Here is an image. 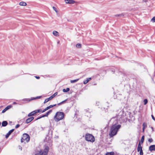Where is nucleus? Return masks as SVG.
I'll return each mask as SVG.
<instances>
[{
    "label": "nucleus",
    "instance_id": "obj_39",
    "mask_svg": "<svg viewBox=\"0 0 155 155\" xmlns=\"http://www.w3.org/2000/svg\"><path fill=\"white\" fill-rule=\"evenodd\" d=\"M46 111V110H45V108L44 109V110H42H42H41V112L42 113H43V112H45Z\"/></svg>",
    "mask_w": 155,
    "mask_h": 155
},
{
    "label": "nucleus",
    "instance_id": "obj_18",
    "mask_svg": "<svg viewBox=\"0 0 155 155\" xmlns=\"http://www.w3.org/2000/svg\"><path fill=\"white\" fill-rule=\"evenodd\" d=\"M67 99H66L64 101H62L61 102L58 103V105L59 106L62 104H63L64 103H65L66 101H67Z\"/></svg>",
    "mask_w": 155,
    "mask_h": 155
},
{
    "label": "nucleus",
    "instance_id": "obj_43",
    "mask_svg": "<svg viewBox=\"0 0 155 155\" xmlns=\"http://www.w3.org/2000/svg\"><path fill=\"white\" fill-rule=\"evenodd\" d=\"M48 99L49 101L52 99L51 97H50L49 98H48Z\"/></svg>",
    "mask_w": 155,
    "mask_h": 155
},
{
    "label": "nucleus",
    "instance_id": "obj_27",
    "mask_svg": "<svg viewBox=\"0 0 155 155\" xmlns=\"http://www.w3.org/2000/svg\"><path fill=\"white\" fill-rule=\"evenodd\" d=\"M147 99H145L144 100V105H146L147 103Z\"/></svg>",
    "mask_w": 155,
    "mask_h": 155
},
{
    "label": "nucleus",
    "instance_id": "obj_16",
    "mask_svg": "<svg viewBox=\"0 0 155 155\" xmlns=\"http://www.w3.org/2000/svg\"><path fill=\"white\" fill-rule=\"evenodd\" d=\"M19 5L21 6H25L27 5V4L24 2H21L19 3Z\"/></svg>",
    "mask_w": 155,
    "mask_h": 155
},
{
    "label": "nucleus",
    "instance_id": "obj_32",
    "mask_svg": "<svg viewBox=\"0 0 155 155\" xmlns=\"http://www.w3.org/2000/svg\"><path fill=\"white\" fill-rule=\"evenodd\" d=\"M143 127L145 128V127H147V125L144 123H143Z\"/></svg>",
    "mask_w": 155,
    "mask_h": 155
},
{
    "label": "nucleus",
    "instance_id": "obj_21",
    "mask_svg": "<svg viewBox=\"0 0 155 155\" xmlns=\"http://www.w3.org/2000/svg\"><path fill=\"white\" fill-rule=\"evenodd\" d=\"M79 79H77L74 80H71V82L72 83H74L77 82L79 80Z\"/></svg>",
    "mask_w": 155,
    "mask_h": 155
},
{
    "label": "nucleus",
    "instance_id": "obj_3",
    "mask_svg": "<svg viewBox=\"0 0 155 155\" xmlns=\"http://www.w3.org/2000/svg\"><path fill=\"white\" fill-rule=\"evenodd\" d=\"M48 147L47 146H45L43 151L40 150L37 151L35 155H47L48 151Z\"/></svg>",
    "mask_w": 155,
    "mask_h": 155
},
{
    "label": "nucleus",
    "instance_id": "obj_22",
    "mask_svg": "<svg viewBox=\"0 0 155 155\" xmlns=\"http://www.w3.org/2000/svg\"><path fill=\"white\" fill-rule=\"evenodd\" d=\"M41 96H38L35 97H32V98H31V100H35V99H39V98H41Z\"/></svg>",
    "mask_w": 155,
    "mask_h": 155
},
{
    "label": "nucleus",
    "instance_id": "obj_11",
    "mask_svg": "<svg viewBox=\"0 0 155 155\" xmlns=\"http://www.w3.org/2000/svg\"><path fill=\"white\" fill-rule=\"evenodd\" d=\"M149 150L150 151L155 150V145H152L149 147Z\"/></svg>",
    "mask_w": 155,
    "mask_h": 155
},
{
    "label": "nucleus",
    "instance_id": "obj_8",
    "mask_svg": "<svg viewBox=\"0 0 155 155\" xmlns=\"http://www.w3.org/2000/svg\"><path fill=\"white\" fill-rule=\"evenodd\" d=\"M65 2L66 4H73L75 2L73 0H65Z\"/></svg>",
    "mask_w": 155,
    "mask_h": 155
},
{
    "label": "nucleus",
    "instance_id": "obj_47",
    "mask_svg": "<svg viewBox=\"0 0 155 155\" xmlns=\"http://www.w3.org/2000/svg\"><path fill=\"white\" fill-rule=\"evenodd\" d=\"M17 104V103L16 102H14L13 103V104Z\"/></svg>",
    "mask_w": 155,
    "mask_h": 155
},
{
    "label": "nucleus",
    "instance_id": "obj_38",
    "mask_svg": "<svg viewBox=\"0 0 155 155\" xmlns=\"http://www.w3.org/2000/svg\"><path fill=\"white\" fill-rule=\"evenodd\" d=\"M123 16V15H122V14H118V15H115L116 16Z\"/></svg>",
    "mask_w": 155,
    "mask_h": 155
},
{
    "label": "nucleus",
    "instance_id": "obj_15",
    "mask_svg": "<svg viewBox=\"0 0 155 155\" xmlns=\"http://www.w3.org/2000/svg\"><path fill=\"white\" fill-rule=\"evenodd\" d=\"M35 111H33L29 113L28 114V117H30L32 116H33L35 114Z\"/></svg>",
    "mask_w": 155,
    "mask_h": 155
},
{
    "label": "nucleus",
    "instance_id": "obj_40",
    "mask_svg": "<svg viewBox=\"0 0 155 155\" xmlns=\"http://www.w3.org/2000/svg\"><path fill=\"white\" fill-rule=\"evenodd\" d=\"M35 77L37 79H39L40 78V77L39 76H35Z\"/></svg>",
    "mask_w": 155,
    "mask_h": 155
},
{
    "label": "nucleus",
    "instance_id": "obj_31",
    "mask_svg": "<svg viewBox=\"0 0 155 155\" xmlns=\"http://www.w3.org/2000/svg\"><path fill=\"white\" fill-rule=\"evenodd\" d=\"M151 20L153 22H155V17H153L151 19Z\"/></svg>",
    "mask_w": 155,
    "mask_h": 155
},
{
    "label": "nucleus",
    "instance_id": "obj_17",
    "mask_svg": "<svg viewBox=\"0 0 155 155\" xmlns=\"http://www.w3.org/2000/svg\"><path fill=\"white\" fill-rule=\"evenodd\" d=\"M8 124V123L6 121H3L2 123V126L3 127L6 126Z\"/></svg>",
    "mask_w": 155,
    "mask_h": 155
},
{
    "label": "nucleus",
    "instance_id": "obj_7",
    "mask_svg": "<svg viewBox=\"0 0 155 155\" xmlns=\"http://www.w3.org/2000/svg\"><path fill=\"white\" fill-rule=\"evenodd\" d=\"M14 130V129H12L10 130H9L8 132L5 135V138L7 139L8 138L9 136L13 132Z\"/></svg>",
    "mask_w": 155,
    "mask_h": 155
},
{
    "label": "nucleus",
    "instance_id": "obj_34",
    "mask_svg": "<svg viewBox=\"0 0 155 155\" xmlns=\"http://www.w3.org/2000/svg\"><path fill=\"white\" fill-rule=\"evenodd\" d=\"M20 126V125L19 124H17L16 125V126H15V128L17 129V128H18V127H19Z\"/></svg>",
    "mask_w": 155,
    "mask_h": 155
},
{
    "label": "nucleus",
    "instance_id": "obj_13",
    "mask_svg": "<svg viewBox=\"0 0 155 155\" xmlns=\"http://www.w3.org/2000/svg\"><path fill=\"white\" fill-rule=\"evenodd\" d=\"M52 33L53 35L55 36H59L58 32L56 31H53Z\"/></svg>",
    "mask_w": 155,
    "mask_h": 155
},
{
    "label": "nucleus",
    "instance_id": "obj_50",
    "mask_svg": "<svg viewBox=\"0 0 155 155\" xmlns=\"http://www.w3.org/2000/svg\"><path fill=\"white\" fill-rule=\"evenodd\" d=\"M123 112H124V111H121V112H122V113H123Z\"/></svg>",
    "mask_w": 155,
    "mask_h": 155
},
{
    "label": "nucleus",
    "instance_id": "obj_6",
    "mask_svg": "<svg viewBox=\"0 0 155 155\" xmlns=\"http://www.w3.org/2000/svg\"><path fill=\"white\" fill-rule=\"evenodd\" d=\"M51 112H52L51 110H50L48 111V112H47L44 115H43L42 116H41L40 117H38V118L37 119V120L40 119L42 117H44L47 116L49 114H50Z\"/></svg>",
    "mask_w": 155,
    "mask_h": 155
},
{
    "label": "nucleus",
    "instance_id": "obj_44",
    "mask_svg": "<svg viewBox=\"0 0 155 155\" xmlns=\"http://www.w3.org/2000/svg\"><path fill=\"white\" fill-rule=\"evenodd\" d=\"M151 116H152V119L153 120H155V118L154 117V116L153 115H152Z\"/></svg>",
    "mask_w": 155,
    "mask_h": 155
},
{
    "label": "nucleus",
    "instance_id": "obj_5",
    "mask_svg": "<svg viewBox=\"0 0 155 155\" xmlns=\"http://www.w3.org/2000/svg\"><path fill=\"white\" fill-rule=\"evenodd\" d=\"M30 140V137L27 134H23L22 137L21 139V142L26 143L28 142Z\"/></svg>",
    "mask_w": 155,
    "mask_h": 155
},
{
    "label": "nucleus",
    "instance_id": "obj_12",
    "mask_svg": "<svg viewBox=\"0 0 155 155\" xmlns=\"http://www.w3.org/2000/svg\"><path fill=\"white\" fill-rule=\"evenodd\" d=\"M91 79V78H87L86 80H84L83 81V83L84 84H87L90 80Z\"/></svg>",
    "mask_w": 155,
    "mask_h": 155
},
{
    "label": "nucleus",
    "instance_id": "obj_36",
    "mask_svg": "<svg viewBox=\"0 0 155 155\" xmlns=\"http://www.w3.org/2000/svg\"><path fill=\"white\" fill-rule=\"evenodd\" d=\"M89 113H90V112L88 111L87 110V116L88 117L89 116Z\"/></svg>",
    "mask_w": 155,
    "mask_h": 155
},
{
    "label": "nucleus",
    "instance_id": "obj_46",
    "mask_svg": "<svg viewBox=\"0 0 155 155\" xmlns=\"http://www.w3.org/2000/svg\"><path fill=\"white\" fill-rule=\"evenodd\" d=\"M151 129H152V131H153V127H151Z\"/></svg>",
    "mask_w": 155,
    "mask_h": 155
},
{
    "label": "nucleus",
    "instance_id": "obj_2",
    "mask_svg": "<svg viewBox=\"0 0 155 155\" xmlns=\"http://www.w3.org/2000/svg\"><path fill=\"white\" fill-rule=\"evenodd\" d=\"M64 117V114L63 112H57L54 117V119L56 121H59L63 119Z\"/></svg>",
    "mask_w": 155,
    "mask_h": 155
},
{
    "label": "nucleus",
    "instance_id": "obj_4",
    "mask_svg": "<svg viewBox=\"0 0 155 155\" xmlns=\"http://www.w3.org/2000/svg\"><path fill=\"white\" fill-rule=\"evenodd\" d=\"M86 140L91 143H93L95 141L94 137L92 134L87 133L84 136Z\"/></svg>",
    "mask_w": 155,
    "mask_h": 155
},
{
    "label": "nucleus",
    "instance_id": "obj_45",
    "mask_svg": "<svg viewBox=\"0 0 155 155\" xmlns=\"http://www.w3.org/2000/svg\"><path fill=\"white\" fill-rule=\"evenodd\" d=\"M50 97H51L52 99L54 97V96L53 95H52Z\"/></svg>",
    "mask_w": 155,
    "mask_h": 155
},
{
    "label": "nucleus",
    "instance_id": "obj_9",
    "mask_svg": "<svg viewBox=\"0 0 155 155\" xmlns=\"http://www.w3.org/2000/svg\"><path fill=\"white\" fill-rule=\"evenodd\" d=\"M34 119V117H31L28 118L26 120V123L27 124H28L30 122H31V121H32Z\"/></svg>",
    "mask_w": 155,
    "mask_h": 155
},
{
    "label": "nucleus",
    "instance_id": "obj_28",
    "mask_svg": "<svg viewBox=\"0 0 155 155\" xmlns=\"http://www.w3.org/2000/svg\"><path fill=\"white\" fill-rule=\"evenodd\" d=\"M48 101H48V99L47 98L45 100L44 103V104H45V103H46Z\"/></svg>",
    "mask_w": 155,
    "mask_h": 155
},
{
    "label": "nucleus",
    "instance_id": "obj_24",
    "mask_svg": "<svg viewBox=\"0 0 155 155\" xmlns=\"http://www.w3.org/2000/svg\"><path fill=\"white\" fill-rule=\"evenodd\" d=\"M34 111H35V114H36L37 113H39L40 112H41V110H36Z\"/></svg>",
    "mask_w": 155,
    "mask_h": 155
},
{
    "label": "nucleus",
    "instance_id": "obj_37",
    "mask_svg": "<svg viewBox=\"0 0 155 155\" xmlns=\"http://www.w3.org/2000/svg\"><path fill=\"white\" fill-rule=\"evenodd\" d=\"M6 111V110H5V109H4L3 110H2V113H4Z\"/></svg>",
    "mask_w": 155,
    "mask_h": 155
},
{
    "label": "nucleus",
    "instance_id": "obj_49",
    "mask_svg": "<svg viewBox=\"0 0 155 155\" xmlns=\"http://www.w3.org/2000/svg\"><path fill=\"white\" fill-rule=\"evenodd\" d=\"M144 129H145V128L143 127V131H144Z\"/></svg>",
    "mask_w": 155,
    "mask_h": 155
},
{
    "label": "nucleus",
    "instance_id": "obj_14",
    "mask_svg": "<svg viewBox=\"0 0 155 155\" xmlns=\"http://www.w3.org/2000/svg\"><path fill=\"white\" fill-rule=\"evenodd\" d=\"M32 100H31V99L29 98H25L22 100V101H25L26 102H28Z\"/></svg>",
    "mask_w": 155,
    "mask_h": 155
},
{
    "label": "nucleus",
    "instance_id": "obj_35",
    "mask_svg": "<svg viewBox=\"0 0 155 155\" xmlns=\"http://www.w3.org/2000/svg\"><path fill=\"white\" fill-rule=\"evenodd\" d=\"M58 94V93L57 92L53 94V95L54 96H56Z\"/></svg>",
    "mask_w": 155,
    "mask_h": 155
},
{
    "label": "nucleus",
    "instance_id": "obj_1",
    "mask_svg": "<svg viewBox=\"0 0 155 155\" xmlns=\"http://www.w3.org/2000/svg\"><path fill=\"white\" fill-rule=\"evenodd\" d=\"M110 121L114 122L113 124L110 127V132L109 134L110 137H112L117 134L119 129L121 127V126L120 124H118L117 121L116 120L115 118H112Z\"/></svg>",
    "mask_w": 155,
    "mask_h": 155
},
{
    "label": "nucleus",
    "instance_id": "obj_33",
    "mask_svg": "<svg viewBox=\"0 0 155 155\" xmlns=\"http://www.w3.org/2000/svg\"><path fill=\"white\" fill-rule=\"evenodd\" d=\"M140 155H143V150H141L140 151Z\"/></svg>",
    "mask_w": 155,
    "mask_h": 155
},
{
    "label": "nucleus",
    "instance_id": "obj_19",
    "mask_svg": "<svg viewBox=\"0 0 155 155\" xmlns=\"http://www.w3.org/2000/svg\"><path fill=\"white\" fill-rule=\"evenodd\" d=\"M114 153L113 152H107L106 153V155H114Z\"/></svg>",
    "mask_w": 155,
    "mask_h": 155
},
{
    "label": "nucleus",
    "instance_id": "obj_23",
    "mask_svg": "<svg viewBox=\"0 0 155 155\" xmlns=\"http://www.w3.org/2000/svg\"><path fill=\"white\" fill-rule=\"evenodd\" d=\"M144 136H143L142 137V138L141 139V143H142L144 141Z\"/></svg>",
    "mask_w": 155,
    "mask_h": 155
},
{
    "label": "nucleus",
    "instance_id": "obj_41",
    "mask_svg": "<svg viewBox=\"0 0 155 155\" xmlns=\"http://www.w3.org/2000/svg\"><path fill=\"white\" fill-rule=\"evenodd\" d=\"M11 106H8L7 107H6L7 109H9L11 107Z\"/></svg>",
    "mask_w": 155,
    "mask_h": 155
},
{
    "label": "nucleus",
    "instance_id": "obj_48",
    "mask_svg": "<svg viewBox=\"0 0 155 155\" xmlns=\"http://www.w3.org/2000/svg\"><path fill=\"white\" fill-rule=\"evenodd\" d=\"M5 110L7 111V110H8V109L6 107L5 108Z\"/></svg>",
    "mask_w": 155,
    "mask_h": 155
},
{
    "label": "nucleus",
    "instance_id": "obj_10",
    "mask_svg": "<svg viewBox=\"0 0 155 155\" xmlns=\"http://www.w3.org/2000/svg\"><path fill=\"white\" fill-rule=\"evenodd\" d=\"M137 150L138 152L142 150V147L141 146L140 142L138 144L137 148Z\"/></svg>",
    "mask_w": 155,
    "mask_h": 155
},
{
    "label": "nucleus",
    "instance_id": "obj_30",
    "mask_svg": "<svg viewBox=\"0 0 155 155\" xmlns=\"http://www.w3.org/2000/svg\"><path fill=\"white\" fill-rule=\"evenodd\" d=\"M56 105V104H54L53 105H51L49 106L48 107H49V108H51L53 107L54 106H55Z\"/></svg>",
    "mask_w": 155,
    "mask_h": 155
},
{
    "label": "nucleus",
    "instance_id": "obj_20",
    "mask_svg": "<svg viewBox=\"0 0 155 155\" xmlns=\"http://www.w3.org/2000/svg\"><path fill=\"white\" fill-rule=\"evenodd\" d=\"M70 89L69 88H67L66 89H64L63 90V91L64 92H66L69 91Z\"/></svg>",
    "mask_w": 155,
    "mask_h": 155
},
{
    "label": "nucleus",
    "instance_id": "obj_42",
    "mask_svg": "<svg viewBox=\"0 0 155 155\" xmlns=\"http://www.w3.org/2000/svg\"><path fill=\"white\" fill-rule=\"evenodd\" d=\"M45 110H48V109H49V107H46V108H45Z\"/></svg>",
    "mask_w": 155,
    "mask_h": 155
},
{
    "label": "nucleus",
    "instance_id": "obj_51",
    "mask_svg": "<svg viewBox=\"0 0 155 155\" xmlns=\"http://www.w3.org/2000/svg\"><path fill=\"white\" fill-rule=\"evenodd\" d=\"M1 125V123L0 122V126Z\"/></svg>",
    "mask_w": 155,
    "mask_h": 155
},
{
    "label": "nucleus",
    "instance_id": "obj_26",
    "mask_svg": "<svg viewBox=\"0 0 155 155\" xmlns=\"http://www.w3.org/2000/svg\"><path fill=\"white\" fill-rule=\"evenodd\" d=\"M52 8H53V10L56 12V13H57L58 11H57L56 8L54 6H53Z\"/></svg>",
    "mask_w": 155,
    "mask_h": 155
},
{
    "label": "nucleus",
    "instance_id": "obj_29",
    "mask_svg": "<svg viewBox=\"0 0 155 155\" xmlns=\"http://www.w3.org/2000/svg\"><path fill=\"white\" fill-rule=\"evenodd\" d=\"M148 141L149 142L151 143L153 141V140L152 138H150L148 139Z\"/></svg>",
    "mask_w": 155,
    "mask_h": 155
},
{
    "label": "nucleus",
    "instance_id": "obj_25",
    "mask_svg": "<svg viewBox=\"0 0 155 155\" xmlns=\"http://www.w3.org/2000/svg\"><path fill=\"white\" fill-rule=\"evenodd\" d=\"M76 47L78 48H80L81 47V45L80 44H78L76 45Z\"/></svg>",
    "mask_w": 155,
    "mask_h": 155
}]
</instances>
